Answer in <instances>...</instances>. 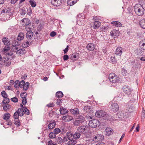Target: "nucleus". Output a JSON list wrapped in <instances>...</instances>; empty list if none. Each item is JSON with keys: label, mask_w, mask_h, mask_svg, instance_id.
Listing matches in <instances>:
<instances>
[{"label": "nucleus", "mask_w": 145, "mask_h": 145, "mask_svg": "<svg viewBox=\"0 0 145 145\" xmlns=\"http://www.w3.org/2000/svg\"><path fill=\"white\" fill-rule=\"evenodd\" d=\"M14 124L16 125L17 127L20 126L21 125L20 121L18 120L15 121Z\"/></svg>", "instance_id": "nucleus-56"}, {"label": "nucleus", "mask_w": 145, "mask_h": 145, "mask_svg": "<svg viewBox=\"0 0 145 145\" xmlns=\"http://www.w3.org/2000/svg\"><path fill=\"white\" fill-rule=\"evenodd\" d=\"M11 107V105L9 104H5L3 106V110L5 111L8 109H9Z\"/></svg>", "instance_id": "nucleus-45"}, {"label": "nucleus", "mask_w": 145, "mask_h": 145, "mask_svg": "<svg viewBox=\"0 0 145 145\" xmlns=\"http://www.w3.org/2000/svg\"><path fill=\"white\" fill-rule=\"evenodd\" d=\"M70 111L72 114L74 115H77L79 114V111L78 108H77L70 109Z\"/></svg>", "instance_id": "nucleus-30"}, {"label": "nucleus", "mask_w": 145, "mask_h": 145, "mask_svg": "<svg viewBox=\"0 0 145 145\" xmlns=\"http://www.w3.org/2000/svg\"><path fill=\"white\" fill-rule=\"evenodd\" d=\"M10 100L12 101L14 103L17 102L18 101V99L16 97L11 98Z\"/></svg>", "instance_id": "nucleus-58"}, {"label": "nucleus", "mask_w": 145, "mask_h": 145, "mask_svg": "<svg viewBox=\"0 0 145 145\" xmlns=\"http://www.w3.org/2000/svg\"><path fill=\"white\" fill-rule=\"evenodd\" d=\"M29 83L28 82L25 83V84L24 85H22L20 84V88H23V90L26 91L29 88Z\"/></svg>", "instance_id": "nucleus-25"}, {"label": "nucleus", "mask_w": 145, "mask_h": 145, "mask_svg": "<svg viewBox=\"0 0 145 145\" xmlns=\"http://www.w3.org/2000/svg\"><path fill=\"white\" fill-rule=\"evenodd\" d=\"M24 109L25 113L27 115H29V111L27 109L26 107H25V108H24Z\"/></svg>", "instance_id": "nucleus-60"}, {"label": "nucleus", "mask_w": 145, "mask_h": 145, "mask_svg": "<svg viewBox=\"0 0 145 145\" xmlns=\"http://www.w3.org/2000/svg\"><path fill=\"white\" fill-rule=\"evenodd\" d=\"M18 112L16 111L14 114L13 117L15 119H18L19 118V116H20V114Z\"/></svg>", "instance_id": "nucleus-49"}, {"label": "nucleus", "mask_w": 145, "mask_h": 145, "mask_svg": "<svg viewBox=\"0 0 145 145\" xmlns=\"http://www.w3.org/2000/svg\"><path fill=\"white\" fill-rule=\"evenodd\" d=\"M48 145H57L56 143L52 140H50L48 142Z\"/></svg>", "instance_id": "nucleus-61"}, {"label": "nucleus", "mask_w": 145, "mask_h": 145, "mask_svg": "<svg viewBox=\"0 0 145 145\" xmlns=\"http://www.w3.org/2000/svg\"><path fill=\"white\" fill-rule=\"evenodd\" d=\"M123 92L128 95L131 94L132 89L128 86L124 85L122 88Z\"/></svg>", "instance_id": "nucleus-8"}, {"label": "nucleus", "mask_w": 145, "mask_h": 145, "mask_svg": "<svg viewBox=\"0 0 145 145\" xmlns=\"http://www.w3.org/2000/svg\"><path fill=\"white\" fill-rule=\"evenodd\" d=\"M25 93H26L25 92H22L20 94L21 97L23 99H22V104L24 105H25L26 104L27 102V101L26 98L27 96V94H26L24 96V95Z\"/></svg>", "instance_id": "nucleus-13"}, {"label": "nucleus", "mask_w": 145, "mask_h": 145, "mask_svg": "<svg viewBox=\"0 0 145 145\" xmlns=\"http://www.w3.org/2000/svg\"><path fill=\"white\" fill-rule=\"evenodd\" d=\"M16 51V54H18L19 55H20V56L25 53L26 52V50L24 48L18 50Z\"/></svg>", "instance_id": "nucleus-28"}, {"label": "nucleus", "mask_w": 145, "mask_h": 145, "mask_svg": "<svg viewBox=\"0 0 145 145\" xmlns=\"http://www.w3.org/2000/svg\"><path fill=\"white\" fill-rule=\"evenodd\" d=\"M2 41L3 43L5 45H9L10 44V42L8 38L6 37H4L2 39Z\"/></svg>", "instance_id": "nucleus-24"}, {"label": "nucleus", "mask_w": 145, "mask_h": 145, "mask_svg": "<svg viewBox=\"0 0 145 145\" xmlns=\"http://www.w3.org/2000/svg\"><path fill=\"white\" fill-rule=\"evenodd\" d=\"M101 23L97 19H95V20L94 23L93 28L94 29L98 28L101 26Z\"/></svg>", "instance_id": "nucleus-20"}, {"label": "nucleus", "mask_w": 145, "mask_h": 145, "mask_svg": "<svg viewBox=\"0 0 145 145\" xmlns=\"http://www.w3.org/2000/svg\"><path fill=\"white\" fill-rule=\"evenodd\" d=\"M100 126V128L103 129L107 127V125L106 124V123L104 122H102L101 123Z\"/></svg>", "instance_id": "nucleus-46"}, {"label": "nucleus", "mask_w": 145, "mask_h": 145, "mask_svg": "<svg viewBox=\"0 0 145 145\" xmlns=\"http://www.w3.org/2000/svg\"><path fill=\"white\" fill-rule=\"evenodd\" d=\"M24 33L22 32H20L19 33L17 37V40L21 41V40L24 39Z\"/></svg>", "instance_id": "nucleus-38"}, {"label": "nucleus", "mask_w": 145, "mask_h": 145, "mask_svg": "<svg viewBox=\"0 0 145 145\" xmlns=\"http://www.w3.org/2000/svg\"><path fill=\"white\" fill-rule=\"evenodd\" d=\"M105 131L106 135L108 136L112 134L113 132V130L109 127H107L105 129Z\"/></svg>", "instance_id": "nucleus-27"}, {"label": "nucleus", "mask_w": 145, "mask_h": 145, "mask_svg": "<svg viewBox=\"0 0 145 145\" xmlns=\"http://www.w3.org/2000/svg\"><path fill=\"white\" fill-rule=\"evenodd\" d=\"M4 48H3L2 51L4 53L7 52L10 49V47L9 46V45H6Z\"/></svg>", "instance_id": "nucleus-48"}, {"label": "nucleus", "mask_w": 145, "mask_h": 145, "mask_svg": "<svg viewBox=\"0 0 145 145\" xmlns=\"http://www.w3.org/2000/svg\"><path fill=\"white\" fill-rule=\"evenodd\" d=\"M61 1L59 0H51V2L52 4L54 6L58 7L61 5L62 3Z\"/></svg>", "instance_id": "nucleus-17"}, {"label": "nucleus", "mask_w": 145, "mask_h": 145, "mask_svg": "<svg viewBox=\"0 0 145 145\" xmlns=\"http://www.w3.org/2000/svg\"><path fill=\"white\" fill-rule=\"evenodd\" d=\"M111 110L114 112L118 111L119 109V107L118 104L116 103H113L111 104Z\"/></svg>", "instance_id": "nucleus-10"}, {"label": "nucleus", "mask_w": 145, "mask_h": 145, "mask_svg": "<svg viewBox=\"0 0 145 145\" xmlns=\"http://www.w3.org/2000/svg\"><path fill=\"white\" fill-rule=\"evenodd\" d=\"M1 60L3 62L5 63L6 61H7L9 60V58L7 56H5V57H4L3 58H2Z\"/></svg>", "instance_id": "nucleus-54"}, {"label": "nucleus", "mask_w": 145, "mask_h": 145, "mask_svg": "<svg viewBox=\"0 0 145 145\" xmlns=\"http://www.w3.org/2000/svg\"><path fill=\"white\" fill-rule=\"evenodd\" d=\"M56 142L58 144H61L63 143L62 139L60 137H58L56 138Z\"/></svg>", "instance_id": "nucleus-43"}, {"label": "nucleus", "mask_w": 145, "mask_h": 145, "mask_svg": "<svg viewBox=\"0 0 145 145\" xmlns=\"http://www.w3.org/2000/svg\"><path fill=\"white\" fill-rule=\"evenodd\" d=\"M74 140L80 138V132H76L74 134H73Z\"/></svg>", "instance_id": "nucleus-42"}, {"label": "nucleus", "mask_w": 145, "mask_h": 145, "mask_svg": "<svg viewBox=\"0 0 145 145\" xmlns=\"http://www.w3.org/2000/svg\"><path fill=\"white\" fill-rule=\"evenodd\" d=\"M24 80H22L21 81L19 82V81L18 80H16L14 82V83L15 84L19 85V86L20 87V84H21V83H24Z\"/></svg>", "instance_id": "nucleus-55"}, {"label": "nucleus", "mask_w": 145, "mask_h": 145, "mask_svg": "<svg viewBox=\"0 0 145 145\" xmlns=\"http://www.w3.org/2000/svg\"><path fill=\"white\" fill-rule=\"evenodd\" d=\"M17 111H18V112L19 113V114H20V116H22L25 114L24 109V108L22 109V108H19Z\"/></svg>", "instance_id": "nucleus-41"}, {"label": "nucleus", "mask_w": 145, "mask_h": 145, "mask_svg": "<svg viewBox=\"0 0 145 145\" xmlns=\"http://www.w3.org/2000/svg\"><path fill=\"white\" fill-rule=\"evenodd\" d=\"M62 99H60L59 98L57 99L56 104L59 106H60L62 103Z\"/></svg>", "instance_id": "nucleus-57"}, {"label": "nucleus", "mask_w": 145, "mask_h": 145, "mask_svg": "<svg viewBox=\"0 0 145 145\" xmlns=\"http://www.w3.org/2000/svg\"><path fill=\"white\" fill-rule=\"evenodd\" d=\"M77 2V0H68L67 4L69 6H72L75 4Z\"/></svg>", "instance_id": "nucleus-33"}, {"label": "nucleus", "mask_w": 145, "mask_h": 145, "mask_svg": "<svg viewBox=\"0 0 145 145\" xmlns=\"http://www.w3.org/2000/svg\"><path fill=\"white\" fill-rule=\"evenodd\" d=\"M30 4L33 7H34L36 6V3L33 0H30L29 1Z\"/></svg>", "instance_id": "nucleus-44"}, {"label": "nucleus", "mask_w": 145, "mask_h": 145, "mask_svg": "<svg viewBox=\"0 0 145 145\" xmlns=\"http://www.w3.org/2000/svg\"><path fill=\"white\" fill-rule=\"evenodd\" d=\"M61 132L60 129L58 128H56L54 129V132L55 134H57Z\"/></svg>", "instance_id": "nucleus-53"}, {"label": "nucleus", "mask_w": 145, "mask_h": 145, "mask_svg": "<svg viewBox=\"0 0 145 145\" xmlns=\"http://www.w3.org/2000/svg\"><path fill=\"white\" fill-rule=\"evenodd\" d=\"M111 24L113 26L117 27H120L122 26L121 24L118 21H114L111 22Z\"/></svg>", "instance_id": "nucleus-22"}, {"label": "nucleus", "mask_w": 145, "mask_h": 145, "mask_svg": "<svg viewBox=\"0 0 145 145\" xmlns=\"http://www.w3.org/2000/svg\"><path fill=\"white\" fill-rule=\"evenodd\" d=\"M122 74L124 76H126L127 75V71L124 68L122 69L121 70Z\"/></svg>", "instance_id": "nucleus-47"}, {"label": "nucleus", "mask_w": 145, "mask_h": 145, "mask_svg": "<svg viewBox=\"0 0 145 145\" xmlns=\"http://www.w3.org/2000/svg\"><path fill=\"white\" fill-rule=\"evenodd\" d=\"M6 121V123L5 122V123L7 125H8L10 126L12 125V122L11 120H8Z\"/></svg>", "instance_id": "nucleus-59"}, {"label": "nucleus", "mask_w": 145, "mask_h": 145, "mask_svg": "<svg viewBox=\"0 0 145 145\" xmlns=\"http://www.w3.org/2000/svg\"><path fill=\"white\" fill-rule=\"evenodd\" d=\"M22 21V23H24L25 25L24 24V26H27L29 24H31V22L30 20L27 18H24L23 19Z\"/></svg>", "instance_id": "nucleus-26"}, {"label": "nucleus", "mask_w": 145, "mask_h": 145, "mask_svg": "<svg viewBox=\"0 0 145 145\" xmlns=\"http://www.w3.org/2000/svg\"><path fill=\"white\" fill-rule=\"evenodd\" d=\"M31 42L27 40L26 41H24L22 42V46L23 48L27 47L31 44Z\"/></svg>", "instance_id": "nucleus-19"}, {"label": "nucleus", "mask_w": 145, "mask_h": 145, "mask_svg": "<svg viewBox=\"0 0 145 145\" xmlns=\"http://www.w3.org/2000/svg\"><path fill=\"white\" fill-rule=\"evenodd\" d=\"M85 121V118L82 115H79L77 118L75 119L73 122V124L75 126H79L81 123Z\"/></svg>", "instance_id": "nucleus-4"}, {"label": "nucleus", "mask_w": 145, "mask_h": 145, "mask_svg": "<svg viewBox=\"0 0 145 145\" xmlns=\"http://www.w3.org/2000/svg\"><path fill=\"white\" fill-rule=\"evenodd\" d=\"M56 122L54 120H52L48 125V128L49 129H52L55 127Z\"/></svg>", "instance_id": "nucleus-23"}, {"label": "nucleus", "mask_w": 145, "mask_h": 145, "mask_svg": "<svg viewBox=\"0 0 145 145\" xmlns=\"http://www.w3.org/2000/svg\"><path fill=\"white\" fill-rule=\"evenodd\" d=\"M110 59L111 63L113 64H116L117 63V60L114 55L110 57Z\"/></svg>", "instance_id": "nucleus-35"}, {"label": "nucleus", "mask_w": 145, "mask_h": 145, "mask_svg": "<svg viewBox=\"0 0 145 145\" xmlns=\"http://www.w3.org/2000/svg\"><path fill=\"white\" fill-rule=\"evenodd\" d=\"M69 56L67 55H64L63 56L64 61H67L69 58Z\"/></svg>", "instance_id": "nucleus-63"}, {"label": "nucleus", "mask_w": 145, "mask_h": 145, "mask_svg": "<svg viewBox=\"0 0 145 145\" xmlns=\"http://www.w3.org/2000/svg\"><path fill=\"white\" fill-rule=\"evenodd\" d=\"M10 115L8 113H5L3 116V118L4 120L7 121L10 118Z\"/></svg>", "instance_id": "nucleus-40"}, {"label": "nucleus", "mask_w": 145, "mask_h": 145, "mask_svg": "<svg viewBox=\"0 0 145 145\" xmlns=\"http://www.w3.org/2000/svg\"><path fill=\"white\" fill-rule=\"evenodd\" d=\"M134 10L136 14L138 16H142L144 13V10L141 5L140 4H136L134 7Z\"/></svg>", "instance_id": "nucleus-1"}, {"label": "nucleus", "mask_w": 145, "mask_h": 145, "mask_svg": "<svg viewBox=\"0 0 145 145\" xmlns=\"http://www.w3.org/2000/svg\"><path fill=\"white\" fill-rule=\"evenodd\" d=\"M110 35L113 38H115L119 36V31L117 30L113 29L111 31Z\"/></svg>", "instance_id": "nucleus-11"}, {"label": "nucleus", "mask_w": 145, "mask_h": 145, "mask_svg": "<svg viewBox=\"0 0 145 145\" xmlns=\"http://www.w3.org/2000/svg\"><path fill=\"white\" fill-rule=\"evenodd\" d=\"M33 35V33L32 31L27 32L26 33V37L27 40L32 42V38Z\"/></svg>", "instance_id": "nucleus-16"}, {"label": "nucleus", "mask_w": 145, "mask_h": 145, "mask_svg": "<svg viewBox=\"0 0 145 145\" xmlns=\"http://www.w3.org/2000/svg\"><path fill=\"white\" fill-rule=\"evenodd\" d=\"M79 57L78 53H74L71 55L69 57V59L73 61H75L78 59Z\"/></svg>", "instance_id": "nucleus-12"}, {"label": "nucleus", "mask_w": 145, "mask_h": 145, "mask_svg": "<svg viewBox=\"0 0 145 145\" xmlns=\"http://www.w3.org/2000/svg\"><path fill=\"white\" fill-rule=\"evenodd\" d=\"M63 96V92L61 91H57L56 93L55 97L56 98H58V99L62 98Z\"/></svg>", "instance_id": "nucleus-32"}, {"label": "nucleus", "mask_w": 145, "mask_h": 145, "mask_svg": "<svg viewBox=\"0 0 145 145\" xmlns=\"http://www.w3.org/2000/svg\"><path fill=\"white\" fill-rule=\"evenodd\" d=\"M123 48L121 47H118L115 51V54L116 55L121 56L123 52Z\"/></svg>", "instance_id": "nucleus-14"}, {"label": "nucleus", "mask_w": 145, "mask_h": 145, "mask_svg": "<svg viewBox=\"0 0 145 145\" xmlns=\"http://www.w3.org/2000/svg\"><path fill=\"white\" fill-rule=\"evenodd\" d=\"M46 106L48 107H53L55 105L53 103H49Z\"/></svg>", "instance_id": "nucleus-62"}, {"label": "nucleus", "mask_w": 145, "mask_h": 145, "mask_svg": "<svg viewBox=\"0 0 145 145\" xmlns=\"http://www.w3.org/2000/svg\"><path fill=\"white\" fill-rule=\"evenodd\" d=\"M21 43V41L20 40H18L17 39L16 40H14L12 42V46L14 47H15L13 49V51L14 52H16L15 50H17L18 49V47H16L18 46Z\"/></svg>", "instance_id": "nucleus-9"}, {"label": "nucleus", "mask_w": 145, "mask_h": 145, "mask_svg": "<svg viewBox=\"0 0 145 145\" xmlns=\"http://www.w3.org/2000/svg\"><path fill=\"white\" fill-rule=\"evenodd\" d=\"M49 136L51 138H54L56 137V134L54 132H50L49 135Z\"/></svg>", "instance_id": "nucleus-52"}, {"label": "nucleus", "mask_w": 145, "mask_h": 145, "mask_svg": "<svg viewBox=\"0 0 145 145\" xmlns=\"http://www.w3.org/2000/svg\"><path fill=\"white\" fill-rule=\"evenodd\" d=\"M62 119L63 120H64L66 121H69L73 119V118L72 116H69V115H67L63 116L62 117Z\"/></svg>", "instance_id": "nucleus-18"}, {"label": "nucleus", "mask_w": 145, "mask_h": 145, "mask_svg": "<svg viewBox=\"0 0 145 145\" xmlns=\"http://www.w3.org/2000/svg\"><path fill=\"white\" fill-rule=\"evenodd\" d=\"M1 95L4 98L8 97L7 94L5 91H3L1 92Z\"/></svg>", "instance_id": "nucleus-51"}, {"label": "nucleus", "mask_w": 145, "mask_h": 145, "mask_svg": "<svg viewBox=\"0 0 145 145\" xmlns=\"http://www.w3.org/2000/svg\"><path fill=\"white\" fill-rule=\"evenodd\" d=\"M89 127L87 125H82L79 127L77 129L78 132L82 134H84L89 130Z\"/></svg>", "instance_id": "nucleus-6"}, {"label": "nucleus", "mask_w": 145, "mask_h": 145, "mask_svg": "<svg viewBox=\"0 0 145 145\" xmlns=\"http://www.w3.org/2000/svg\"><path fill=\"white\" fill-rule=\"evenodd\" d=\"M100 124L101 123L99 120L97 119H93L89 121L88 125L89 127L95 128L99 127Z\"/></svg>", "instance_id": "nucleus-5"}, {"label": "nucleus", "mask_w": 145, "mask_h": 145, "mask_svg": "<svg viewBox=\"0 0 145 145\" xmlns=\"http://www.w3.org/2000/svg\"><path fill=\"white\" fill-rule=\"evenodd\" d=\"M66 136L68 137V139L69 140L67 143L68 145H74L76 143V141L74 140L73 134L72 132H67L66 134Z\"/></svg>", "instance_id": "nucleus-2"}, {"label": "nucleus", "mask_w": 145, "mask_h": 145, "mask_svg": "<svg viewBox=\"0 0 145 145\" xmlns=\"http://www.w3.org/2000/svg\"><path fill=\"white\" fill-rule=\"evenodd\" d=\"M105 114V112L103 110H98L96 112L95 115L97 117H103L104 116V115Z\"/></svg>", "instance_id": "nucleus-15"}, {"label": "nucleus", "mask_w": 145, "mask_h": 145, "mask_svg": "<svg viewBox=\"0 0 145 145\" xmlns=\"http://www.w3.org/2000/svg\"><path fill=\"white\" fill-rule=\"evenodd\" d=\"M140 25L143 29H145V19L141 20L139 22Z\"/></svg>", "instance_id": "nucleus-37"}, {"label": "nucleus", "mask_w": 145, "mask_h": 145, "mask_svg": "<svg viewBox=\"0 0 145 145\" xmlns=\"http://www.w3.org/2000/svg\"><path fill=\"white\" fill-rule=\"evenodd\" d=\"M140 48L143 50H145V39L142 40L139 43Z\"/></svg>", "instance_id": "nucleus-29"}, {"label": "nucleus", "mask_w": 145, "mask_h": 145, "mask_svg": "<svg viewBox=\"0 0 145 145\" xmlns=\"http://www.w3.org/2000/svg\"><path fill=\"white\" fill-rule=\"evenodd\" d=\"M104 139V136L100 134H97L93 139V140L95 142L102 141Z\"/></svg>", "instance_id": "nucleus-7"}, {"label": "nucleus", "mask_w": 145, "mask_h": 145, "mask_svg": "<svg viewBox=\"0 0 145 145\" xmlns=\"http://www.w3.org/2000/svg\"><path fill=\"white\" fill-rule=\"evenodd\" d=\"M86 48L89 50L92 51L95 48V45L93 43H89L87 45Z\"/></svg>", "instance_id": "nucleus-21"}, {"label": "nucleus", "mask_w": 145, "mask_h": 145, "mask_svg": "<svg viewBox=\"0 0 145 145\" xmlns=\"http://www.w3.org/2000/svg\"><path fill=\"white\" fill-rule=\"evenodd\" d=\"M59 111L61 114H65L68 112L67 109H65L63 107L60 108Z\"/></svg>", "instance_id": "nucleus-36"}, {"label": "nucleus", "mask_w": 145, "mask_h": 145, "mask_svg": "<svg viewBox=\"0 0 145 145\" xmlns=\"http://www.w3.org/2000/svg\"><path fill=\"white\" fill-rule=\"evenodd\" d=\"M84 110L88 113H91L92 111L91 107L88 106H85L84 108Z\"/></svg>", "instance_id": "nucleus-31"}, {"label": "nucleus", "mask_w": 145, "mask_h": 145, "mask_svg": "<svg viewBox=\"0 0 145 145\" xmlns=\"http://www.w3.org/2000/svg\"><path fill=\"white\" fill-rule=\"evenodd\" d=\"M4 99L3 100L2 103L3 104H5L8 103L9 102V99L7 97L4 98Z\"/></svg>", "instance_id": "nucleus-50"}, {"label": "nucleus", "mask_w": 145, "mask_h": 145, "mask_svg": "<svg viewBox=\"0 0 145 145\" xmlns=\"http://www.w3.org/2000/svg\"><path fill=\"white\" fill-rule=\"evenodd\" d=\"M108 78L110 81L114 83L118 82L120 80V78L113 73L110 74Z\"/></svg>", "instance_id": "nucleus-3"}, {"label": "nucleus", "mask_w": 145, "mask_h": 145, "mask_svg": "<svg viewBox=\"0 0 145 145\" xmlns=\"http://www.w3.org/2000/svg\"><path fill=\"white\" fill-rule=\"evenodd\" d=\"M56 35V33L54 31H53L51 32V33H50V36L52 37H54Z\"/></svg>", "instance_id": "nucleus-64"}, {"label": "nucleus", "mask_w": 145, "mask_h": 145, "mask_svg": "<svg viewBox=\"0 0 145 145\" xmlns=\"http://www.w3.org/2000/svg\"><path fill=\"white\" fill-rule=\"evenodd\" d=\"M105 114L104 115V116L103 117L104 120L106 121H109L111 120V116L105 112Z\"/></svg>", "instance_id": "nucleus-34"}, {"label": "nucleus", "mask_w": 145, "mask_h": 145, "mask_svg": "<svg viewBox=\"0 0 145 145\" xmlns=\"http://www.w3.org/2000/svg\"><path fill=\"white\" fill-rule=\"evenodd\" d=\"M27 8H26V7H23L21 10L20 11L21 12L20 14L21 15H24L27 12Z\"/></svg>", "instance_id": "nucleus-39"}]
</instances>
